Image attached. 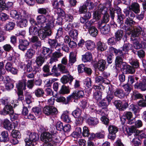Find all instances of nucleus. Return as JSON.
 <instances>
[{
	"label": "nucleus",
	"instance_id": "obj_1",
	"mask_svg": "<svg viewBox=\"0 0 146 146\" xmlns=\"http://www.w3.org/2000/svg\"><path fill=\"white\" fill-rule=\"evenodd\" d=\"M129 15L131 17V19L129 20L128 19V35L131 34V39L132 40H136V37H138L140 35L141 32L143 31L144 30H143L142 28L139 27L135 29L134 27V25L135 22L132 19L133 18L135 17L134 14L131 11H128V15Z\"/></svg>",
	"mask_w": 146,
	"mask_h": 146
},
{
	"label": "nucleus",
	"instance_id": "obj_2",
	"mask_svg": "<svg viewBox=\"0 0 146 146\" xmlns=\"http://www.w3.org/2000/svg\"><path fill=\"white\" fill-rule=\"evenodd\" d=\"M36 20L37 24L40 25V27H44V23L47 22L46 25L45 26L44 29L48 31H52L51 29L54 26V23L53 17L49 15L46 16L43 15H39L37 17Z\"/></svg>",
	"mask_w": 146,
	"mask_h": 146
},
{
	"label": "nucleus",
	"instance_id": "obj_3",
	"mask_svg": "<svg viewBox=\"0 0 146 146\" xmlns=\"http://www.w3.org/2000/svg\"><path fill=\"white\" fill-rule=\"evenodd\" d=\"M38 28L36 26L30 27L29 28V33L30 35H36L38 34L39 37L42 40H44L47 36H50L52 34V31L50 30L46 31L44 29V31L41 30L42 28Z\"/></svg>",
	"mask_w": 146,
	"mask_h": 146
},
{
	"label": "nucleus",
	"instance_id": "obj_4",
	"mask_svg": "<svg viewBox=\"0 0 146 146\" xmlns=\"http://www.w3.org/2000/svg\"><path fill=\"white\" fill-rule=\"evenodd\" d=\"M26 86L25 81L24 80L19 81L16 84L17 93L18 97V100L19 101H22L24 99L23 90L26 89Z\"/></svg>",
	"mask_w": 146,
	"mask_h": 146
},
{
	"label": "nucleus",
	"instance_id": "obj_5",
	"mask_svg": "<svg viewBox=\"0 0 146 146\" xmlns=\"http://www.w3.org/2000/svg\"><path fill=\"white\" fill-rule=\"evenodd\" d=\"M39 135L35 133H31L28 138L25 139L26 146H34L39 140Z\"/></svg>",
	"mask_w": 146,
	"mask_h": 146
},
{
	"label": "nucleus",
	"instance_id": "obj_6",
	"mask_svg": "<svg viewBox=\"0 0 146 146\" xmlns=\"http://www.w3.org/2000/svg\"><path fill=\"white\" fill-rule=\"evenodd\" d=\"M98 10L95 11L94 13V17L96 19L99 20L101 17V14H105L107 10V8L103 5L100 4L98 7Z\"/></svg>",
	"mask_w": 146,
	"mask_h": 146
},
{
	"label": "nucleus",
	"instance_id": "obj_7",
	"mask_svg": "<svg viewBox=\"0 0 146 146\" xmlns=\"http://www.w3.org/2000/svg\"><path fill=\"white\" fill-rule=\"evenodd\" d=\"M129 63L132 66L128 65V73L133 74L135 71L134 68L139 66V63L137 59L133 58L129 59Z\"/></svg>",
	"mask_w": 146,
	"mask_h": 146
},
{
	"label": "nucleus",
	"instance_id": "obj_8",
	"mask_svg": "<svg viewBox=\"0 0 146 146\" xmlns=\"http://www.w3.org/2000/svg\"><path fill=\"white\" fill-rule=\"evenodd\" d=\"M17 106L16 104H14L13 102L10 103L9 105H5L4 107L2 113L4 115L7 114L11 115L14 113L13 108Z\"/></svg>",
	"mask_w": 146,
	"mask_h": 146
},
{
	"label": "nucleus",
	"instance_id": "obj_9",
	"mask_svg": "<svg viewBox=\"0 0 146 146\" xmlns=\"http://www.w3.org/2000/svg\"><path fill=\"white\" fill-rule=\"evenodd\" d=\"M44 113L47 115H53L58 112L57 109L52 106H46L43 109Z\"/></svg>",
	"mask_w": 146,
	"mask_h": 146
},
{
	"label": "nucleus",
	"instance_id": "obj_10",
	"mask_svg": "<svg viewBox=\"0 0 146 146\" xmlns=\"http://www.w3.org/2000/svg\"><path fill=\"white\" fill-rule=\"evenodd\" d=\"M40 140L44 143L52 142V135L49 132H44L40 135Z\"/></svg>",
	"mask_w": 146,
	"mask_h": 146
},
{
	"label": "nucleus",
	"instance_id": "obj_11",
	"mask_svg": "<svg viewBox=\"0 0 146 146\" xmlns=\"http://www.w3.org/2000/svg\"><path fill=\"white\" fill-rule=\"evenodd\" d=\"M60 49L58 48V52L55 51L52 53L50 60V63L52 64L54 62L58 61V58L63 56V54L62 53L60 52Z\"/></svg>",
	"mask_w": 146,
	"mask_h": 146
},
{
	"label": "nucleus",
	"instance_id": "obj_12",
	"mask_svg": "<svg viewBox=\"0 0 146 146\" xmlns=\"http://www.w3.org/2000/svg\"><path fill=\"white\" fill-rule=\"evenodd\" d=\"M19 48L23 51L27 50L29 44V42L26 40L20 39L19 40Z\"/></svg>",
	"mask_w": 146,
	"mask_h": 146
},
{
	"label": "nucleus",
	"instance_id": "obj_13",
	"mask_svg": "<svg viewBox=\"0 0 146 146\" xmlns=\"http://www.w3.org/2000/svg\"><path fill=\"white\" fill-rule=\"evenodd\" d=\"M112 0H107L105 3L106 7L109 8L110 15L112 19H113L115 17V12L114 9L111 7Z\"/></svg>",
	"mask_w": 146,
	"mask_h": 146
},
{
	"label": "nucleus",
	"instance_id": "obj_14",
	"mask_svg": "<svg viewBox=\"0 0 146 146\" xmlns=\"http://www.w3.org/2000/svg\"><path fill=\"white\" fill-rule=\"evenodd\" d=\"M102 23L99 24L98 27L100 29L101 33L103 34L106 35L108 34L110 29V27L109 25H105L102 26Z\"/></svg>",
	"mask_w": 146,
	"mask_h": 146
},
{
	"label": "nucleus",
	"instance_id": "obj_15",
	"mask_svg": "<svg viewBox=\"0 0 146 146\" xmlns=\"http://www.w3.org/2000/svg\"><path fill=\"white\" fill-rule=\"evenodd\" d=\"M9 141V134L7 131H4L1 132L0 137V141L6 143Z\"/></svg>",
	"mask_w": 146,
	"mask_h": 146
},
{
	"label": "nucleus",
	"instance_id": "obj_16",
	"mask_svg": "<svg viewBox=\"0 0 146 146\" xmlns=\"http://www.w3.org/2000/svg\"><path fill=\"white\" fill-rule=\"evenodd\" d=\"M15 123H11L10 121L7 119H5L4 120L3 125L4 127L8 130H10L13 128H15Z\"/></svg>",
	"mask_w": 146,
	"mask_h": 146
},
{
	"label": "nucleus",
	"instance_id": "obj_17",
	"mask_svg": "<svg viewBox=\"0 0 146 146\" xmlns=\"http://www.w3.org/2000/svg\"><path fill=\"white\" fill-rule=\"evenodd\" d=\"M130 10H132L135 13H139L140 12V6L139 4L136 3H133L130 6L128 7Z\"/></svg>",
	"mask_w": 146,
	"mask_h": 146
},
{
	"label": "nucleus",
	"instance_id": "obj_18",
	"mask_svg": "<svg viewBox=\"0 0 146 146\" xmlns=\"http://www.w3.org/2000/svg\"><path fill=\"white\" fill-rule=\"evenodd\" d=\"M45 60V58L44 56H42V54H40L36 57L35 62L37 66L38 67H40L44 62Z\"/></svg>",
	"mask_w": 146,
	"mask_h": 146
},
{
	"label": "nucleus",
	"instance_id": "obj_19",
	"mask_svg": "<svg viewBox=\"0 0 146 146\" xmlns=\"http://www.w3.org/2000/svg\"><path fill=\"white\" fill-rule=\"evenodd\" d=\"M106 62L104 60H101L98 61L97 64V68L98 70L101 71H103L106 67Z\"/></svg>",
	"mask_w": 146,
	"mask_h": 146
},
{
	"label": "nucleus",
	"instance_id": "obj_20",
	"mask_svg": "<svg viewBox=\"0 0 146 146\" xmlns=\"http://www.w3.org/2000/svg\"><path fill=\"white\" fill-rule=\"evenodd\" d=\"M88 123L91 126H94L99 123L98 119L96 117H90L87 119Z\"/></svg>",
	"mask_w": 146,
	"mask_h": 146
},
{
	"label": "nucleus",
	"instance_id": "obj_21",
	"mask_svg": "<svg viewBox=\"0 0 146 146\" xmlns=\"http://www.w3.org/2000/svg\"><path fill=\"white\" fill-rule=\"evenodd\" d=\"M76 56L74 52H70L69 56V64L72 65L76 61Z\"/></svg>",
	"mask_w": 146,
	"mask_h": 146
},
{
	"label": "nucleus",
	"instance_id": "obj_22",
	"mask_svg": "<svg viewBox=\"0 0 146 146\" xmlns=\"http://www.w3.org/2000/svg\"><path fill=\"white\" fill-rule=\"evenodd\" d=\"M74 99H78L82 98L84 95L83 91L81 90H76L73 93Z\"/></svg>",
	"mask_w": 146,
	"mask_h": 146
},
{
	"label": "nucleus",
	"instance_id": "obj_23",
	"mask_svg": "<svg viewBox=\"0 0 146 146\" xmlns=\"http://www.w3.org/2000/svg\"><path fill=\"white\" fill-rule=\"evenodd\" d=\"M73 79V77L70 75L68 76H63L61 79V81L63 84H66L67 83L69 80L70 81V83H71Z\"/></svg>",
	"mask_w": 146,
	"mask_h": 146
},
{
	"label": "nucleus",
	"instance_id": "obj_24",
	"mask_svg": "<svg viewBox=\"0 0 146 146\" xmlns=\"http://www.w3.org/2000/svg\"><path fill=\"white\" fill-rule=\"evenodd\" d=\"M97 47L98 51H103L107 49V46L105 43L101 41H99L97 43Z\"/></svg>",
	"mask_w": 146,
	"mask_h": 146
},
{
	"label": "nucleus",
	"instance_id": "obj_25",
	"mask_svg": "<svg viewBox=\"0 0 146 146\" xmlns=\"http://www.w3.org/2000/svg\"><path fill=\"white\" fill-rule=\"evenodd\" d=\"M123 35V32L122 30H118L115 33V37L116 40L117 41L120 40Z\"/></svg>",
	"mask_w": 146,
	"mask_h": 146
},
{
	"label": "nucleus",
	"instance_id": "obj_26",
	"mask_svg": "<svg viewBox=\"0 0 146 146\" xmlns=\"http://www.w3.org/2000/svg\"><path fill=\"white\" fill-rule=\"evenodd\" d=\"M131 94L132 99L134 100L137 99L143 98V96L142 94L137 92H133Z\"/></svg>",
	"mask_w": 146,
	"mask_h": 146
},
{
	"label": "nucleus",
	"instance_id": "obj_27",
	"mask_svg": "<svg viewBox=\"0 0 146 146\" xmlns=\"http://www.w3.org/2000/svg\"><path fill=\"white\" fill-rule=\"evenodd\" d=\"M82 60L85 62L90 61L92 59V54L91 52H88L82 56Z\"/></svg>",
	"mask_w": 146,
	"mask_h": 146
},
{
	"label": "nucleus",
	"instance_id": "obj_28",
	"mask_svg": "<svg viewBox=\"0 0 146 146\" xmlns=\"http://www.w3.org/2000/svg\"><path fill=\"white\" fill-rule=\"evenodd\" d=\"M10 15L11 17L17 20L20 19L21 17V15L15 10H12L11 11Z\"/></svg>",
	"mask_w": 146,
	"mask_h": 146
},
{
	"label": "nucleus",
	"instance_id": "obj_29",
	"mask_svg": "<svg viewBox=\"0 0 146 146\" xmlns=\"http://www.w3.org/2000/svg\"><path fill=\"white\" fill-rule=\"evenodd\" d=\"M70 90L67 86L64 85L62 86L61 88L59 91V93L62 94H66L69 93Z\"/></svg>",
	"mask_w": 146,
	"mask_h": 146
},
{
	"label": "nucleus",
	"instance_id": "obj_30",
	"mask_svg": "<svg viewBox=\"0 0 146 146\" xmlns=\"http://www.w3.org/2000/svg\"><path fill=\"white\" fill-rule=\"evenodd\" d=\"M48 43L49 44L51 49H56V44L57 43V40L56 39H49L48 41Z\"/></svg>",
	"mask_w": 146,
	"mask_h": 146
},
{
	"label": "nucleus",
	"instance_id": "obj_31",
	"mask_svg": "<svg viewBox=\"0 0 146 146\" xmlns=\"http://www.w3.org/2000/svg\"><path fill=\"white\" fill-rule=\"evenodd\" d=\"M86 45L87 49L91 50H93L95 47L94 43L90 40L86 41Z\"/></svg>",
	"mask_w": 146,
	"mask_h": 146
},
{
	"label": "nucleus",
	"instance_id": "obj_32",
	"mask_svg": "<svg viewBox=\"0 0 146 146\" xmlns=\"http://www.w3.org/2000/svg\"><path fill=\"white\" fill-rule=\"evenodd\" d=\"M89 30L90 34L93 36H96L98 35V30L94 26H92Z\"/></svg>",
	"mask_w": 146,
	"mask_h": 146
},
{
	"label": "nucleus",
	"instance_id": "obj_33",
	"mask_svg": "<svg viewBox=\"0 0 146 146\" xmlns=\"http://www.w3.org/2000/svg\"><path fill=\"white\" fill-rule=\"evenodd\" d=\"M58 68L60 71L63 73L69 74V72L65 66L62 64L58 65Z\"/></svg>",
	"mask_w": 146,
	"mask_h": 146
},
{
	"label": "nucleus",
	"instance_id": "obj_34",
	"mask_svg": "<svg viewBox=\"0 0 146 146\" xmlns=\"http://www.w3.org/2000/svg\"><path fill=\"white\" fill-rule=\"evenodd\" d=\"M4 64L3 62H0V81L2 80L3 77L1 74H4L5 72V70L3 68Z\"/></svg>",
	"mask_w": 146,
	"mask_h": 146
},
{
	"label": "nucleus",
	"instance_id": "obj_35",
	"mask_svg": "<svg viewBox=\"0 0 146 146\" xmlns=\"http://www.w3.org/2000/svg\"><path fill=\"white\" fill-rule=\"evenodd\" d=\"M35 96L37 97H42L44 94L43 90L41 88H38L34 92Z\"/></svg>",
	"mask_w": 146,
	"mask_h": 146
},
{
	"label": "nucleus",
	"instance_id": "obj_36",
	"mask_svg": "<svg viewBox=\"0 0 146 146\" xmlns=\"http://www.w3.org/2000/svg\"><path fill=\"white\" fill-rule=\"evenodd\" d=\"M27 21L26 19H22L18 23V25L21 28L25 27L27 26Z\"/></svg>",
	"mask_w": 146,
	"mask_h": 146
},
{
	"label": "nucleus",
	"instance_id": "obj_37",
	"mask_svg": "<svg viewBox=\"0 0 146 146\" xmlns=\"http://www.w3.org/2000/svg\"><path fill=\"white\" fill-rule=\"evenodd\" d=\"M69 35L72 38L76 39L78 36V32L76 30H72L69 32Z\"/></svg>",
	"mask_w": 146,
	"mask_h": 146
},
{
	"label": "nucleus",
	"instance_id": "obj_38",
	"mask_svg": "<svg viewBox=\"0 0 146 146\" xmlns=\"http://www.w3.org/2000/svg\"><path fill=\"white\" fill-rule=\"evenodd\" d=\"M135 87L138 89H141L142 91L146 90V85L142 82L139 83L137 85H135Z\"/></svg>",
	"mask_w": 146,
	"mask_h": 146
},
{
	"label": "nucleus",
	"instance_id": "obj_39",
	"mask_svg": "<svg viewBox=\"0 0 146 146\" xmlns=\"http://www.w3.org/2000/svg\"><path fill=\"white\" fill-rule=\"evenodd\" d=\"M95 82L97 83H99V84L106 83L103 77L101 76H99L96 78Z\"/></svg>",
	"mask_w": 146,
	"mask_h": 146
},
{
	"label": "nucleus",
	"instance_id": "obj_40",
	"mask_svg": "<svg viewBox=\"0 0 146 146\" xmlns=\"http://www.w3.org/2000/svg\"><path fill=\"white\" fill-rule=\"evenodd\" d=\"M86 7H87L90 9H92L94 8V5L90 0H87L86 2L84 5Z\"/></svg>",
	"mask_w": 146,
	"mask_h": 146
},
{
	"label": "nucleus",
	"instance_id": "obj_41",
	"mask_svg": "<svg viewBox=\"0 0 146 146\" xmlns=\"http://www.w3.org/2000/svg\"><path fill=\"white\" fill-rule=\"evenodd\" d=\"M15 25L14 23L13 22H9L7 23L5 26V29L7 31H9L13 29Z\"/></svg>",
	"mask_w": 146,
	"mask_h": 146
},
{
	"label": "nucleus",
	"instance_id": "obj_42",
	"mask_svg": "<svg viewBox=\"0 0 146 146\" xmlns=\"http://www.w3.org/2000/svg\"><path fill=\"white\" fill-rule=\"evenodd\" d=\"M94 98L98 101L102 99V93L100 91L96 92L94 94Z\"/></svg>",
	"mask_w": 146,
	"mask_h": 146
},
{
	"label": "nucleus",
	"instance_id": "obj_43",
	"mask_svg": "<svg viewBox=\"0 0 146 146\" xmlns=\"http://www.w3.org/2000/svg\"><path fill=\"white\" fill-rule=\"evenodd\" d=\"M114 94L115 96H116L120 98H122L124 96V94L121 90H117L114 92Z\"/></svg>",
	"mask_w": 146,
	"mask_h": 146
},
{
	"label": "nucleus",
	"instance_id": "obj_44",
	"mask_svg": "<svg viewBox=\"0 0 146 146\" xmlns=\"http://www.w3.org/2000/svg\"><path fill=\"white\" fill-rule=\"evenodd\" d=\"M81 113V110L79 109H78L72 112V115L75 118H78L80 117Z\"/></svg>",
	"mask_w": 146,
	"mask_h": 146
},
{
	"label": "nucleus",
	"instance_id": "obj_45",
	"mask_svg": "<svg viewBox=\"0 0 146 146\" xmlns=\"http://www.w3.org/2000/svg\"><path fill=\"white\" fill-rule=\"evenodd\" d=\"M35 53V51L31 48L29 49L28 50L26 53V55L29 58H32Z\"/></svg>",
	"mask_w": 146,
	"mask_h": 146
},
{
	"label": "nucleus",
	"instance_id": "obj_46",
	"mask_svg": "<svg viewBox=\"0 0 146 146\" xmlns=\"http://www.w3.org/2000/svg\"><path fill=\"white\" fill-rule=\"evenodd\" d=\"M132 114L131 112L128 111V124H132L135 121V118L132 117Z\"/></svg>",
	"mask_w": 146,
	"mask_h": 146
},
{
	"label": "nucleus",
	"instance_id": "obj_47",
	"mask_svg": "<svg viewBox=\"0 0 146 146\" xmlns=\"http://www.w3.org/2000/svg\"><path fill=\"white\" fill-rule=\"evenodd\" d=\"M108 130L110 133L115 134L118 131V129L115 126L110 125L108 127Z\"/></svg>",
	"mask_w": 146,
	"mask_h": 146
},
{
	"label": "nucleus",
	"instance_id": "obj_48",
	"mask_svg": "<svg viewBox=\"0 0 146 146\" xmlns=\"http://www.w3.org/2000/svg\"><path fill=\"white\" fill-rule=\"evenodd\" d=\"M82 134V135L85 137H88L90 134L88 128L86 126L83 127V131Z\"/></svg>",
	"mask_w": 146,
	"mask_h": 146
},
{
	"label": "nucleus",
	"instance_id": "obj_49",
	"mask_svg": "<svg viewBox=\"0 0 146 146\" xmlns=\"http://www.w3.org/2000/svg\"><path fill=\"white\" fill-rule=\"evenodd\" d=\"M104 15L103 16V19L100 23H106L108 22L109 20V15L107 12V10L106 11V13L105 14H103Z\"/></svg>",
	"mask_w": 146,
	"mask_h": 146
},
{
	"label": "nucleus",
	"instance_id": "obj_50",
	"mask_svg": "<svg viewBox=\"0 0 146 146\" xmlns=\"http://www.w3.org/2000/svg\"><path fill=\"white\" fill-rule=\"evenodd\" d=\"M56 98V101L57 102H62L65 104H67V102L66 101V99L63 96H58Z\"/></svg>",
	"mask_w": 146,
	"mask_h": 146
},
{
	"label": "nucleus",
	"instance_id": "obj_51",
	"mask_svg": "<svg viewBox=\"0 0 146 146\" xmlns=\"http://www.w3.org/2000/svg\"><path fill=\"white\" fill-rule=\"evenodd\" d=\"M109 104V103L108 102L107 103L106 101L104 99L100 102L98 104L99 106L102 107L103 108L107 107Z\"/></svg>",
	"mask_w": 146,
	"mask_h": 146
},
{
	"label": "nucleus",
	"instance_id": "obj_52",
	"mask_svg": "<svg viewBox=\"0 0 146 146\" xmlns=\"http://www.w3.org/2000/svg\"><path fill=\"white\" fill-rule=\"evenodd\" d=\"M12 134L13 138L19 139L21 137L20 133L17 130H13L12 132Z\"/></svg>",
	"mask_w": 146,
	"mask_h": 146
},
{
	"label": "nucleus",
	"instance_id": "obj_53",
	"mask_svg": "<svg viewBox=\"0 0 146 146\" xmlns=\"http://www.w3.org/2000/svg\"><path fill=\"white\" fill-rule=\"evenodd\" d=\"M124 17V16L123 14L120 15H117V19L116 20L117 23L119 24H123Z\"/></svg>",
	"mask_w": 146,
	"mask_h": 146
},
{
	"label": "nucleus",
	"instance_id": "obj_54",
	"mask_svg": "<svg viewBox=\"0 0 146 146\" xmlns=\"http://www.w3.org/2000/svg\"><path fill=\"white\" fill-rule=\"evenodd\" d=\"M122 59L121 57L117 56L115 60V65L116 67H119L122 63Z\"/></svg>",
	"mask_w": 146,
	"mask_h": 146
},
{
	"label": "nucleus",
	"instance_id": "obj_55",
	"mask_svg": "<svg viewBox=\"0 0 146 146\" xmlns=\"http://www.w3.org/2000/svg\"><path fill=\"white\" fill-rule=\"evenodd\" d=\"M4 50L7 52H9L13 49V48L9 44H6L3 46Z\"/></svg>",
	"mask_w": 146,
	"mask_h": 146
},
{
	"label": "nucleus",
	"instance_id": "obj_56",
	"mask_svg": "<svg viewBox=\"0 0 146 146\" xmlns=\"http://www.w3.org/2000/svg\"><path fill=\"white\" fill-rule=\"evenodd\" d=\"M33 111L35 113V115H38L41 114V109L40 108L35 107L32 109Z\"/></svg>",
	"mask_w": 146,
	"mask_h": 146
},
{
	"label": "nucleus",
	"instance_id": "obj_57",
	"mask_svg": "<svg viewBox=\"0 0 146 146\" xmlns=\"http://www.w3.org/2000/svg\"><path fill=\"white\" fill-rule=\"evenodd\" d=\"M61 118L64 121L67 123H69L70 121V119L69 117L67 114L63 113L61 116Z\"/></svg>",
	"mask_w": 146,
	"mask_h": 146
},
{
	"label": "nucleus",
	"instance_id": "obj_58",
	"mask_svg": "<svg viewBox=\"0 0 146 146\" xmlns=\"http://www.w3.org/2000/svg\"><path fill=\"white\" fill-rule=\"evenodd\" d=\"M65 20L68 22H72L74 18L73 16L71 14H66L65 17H64Z\"/></svg>",
	"mask_w": 146,
	"mask_h": 146
},
{
	"label": "nucleus",
	"instance_id": "obj_59",
	"mask_svg": "<svg viewBox=\"0 0 146 146\" xmlns=\"http://www.w3.org/2000/svg\"><path fill=\"white\" fill-rule=\"evenodd\" d=\"M64 125L60 121L57 122L56 124V129L59 131H62V130Z\"/></svg>",
	"mask_w": 146,
	"mask_h": 146
},
{
	"label": "nucleus",
	"instance_id": "obj_60",
	"mask_svg": "<svg viewBox=\"0 0 146 146\" xmlns=\"http://www.w3.org/2000/svg\"><path fill=\"white\" fill-rule=\"evenodd\" d=\"M32 62L31 61H29L28 64L26 65L27 71V72H30L33 70L32 66Z\"/></svg>",
	"mask_w": 146,
	"mask_h": 146
},
{
	"label": "nucleus",
	"instance_id": "obj_61",
	"mask_svg": "<svg viewBox=\"0 0 146 146\" xmlns=\"http://www.w3.org/2000/svg\"><path fill=\"white\" fill-rule=\"evenodd\" d=\"M41 42L40 41H38L32 45V47L36 50L40 48L41 46Z\"/></svg>",
	"mask_w": 146,
	"mask_h": 146
},
{
	"label": "nucleus",
	"instance_id": "obj_62",
	"mask_svg": "<svg viewBox=\"0 0 146 146\" xmlns=\"http://www.w3.org/2000/svg\"><path fill=\"white\" fill-rule=\"evenodd\" d=\"M56 12L59 15L64 17H65V16L66 14H65V13L64 11L61 9H58Z\"/></svg>",
	"mask_w": 146,
	"mask_h": 146
},
{
	"label": "nucleus",
	"instance_id": "obj_63",
	"mask_svg": "<svg viewBox=\"0 0 146 146\" xmlns=\"http://www.w3.org/2000/svg\"><path fill=\"white\" fill-rule=\"evenodd\" d=\"M5 87V89L8 91H9L13 88L14 85L11 82H8L6 84Z\"/></svg>",
	"mask_w": 146,
	"mask_h": 146
},
{
	"label": "nucleus",
	"instance_id": "obj_64",
	"mask_svg": "<svg viewBox=\"0 0 146 146\" xmlns=\"http://www.w3.org/2000/svg\"><path fill=\"white\" fill-rule=\"evenodd\" d=\"M139 101L138 106L141 107H146V101L143 98Z\"/></svg>",
	"mask_w": 146,
	"mask_h": 146
}]
</instances>
